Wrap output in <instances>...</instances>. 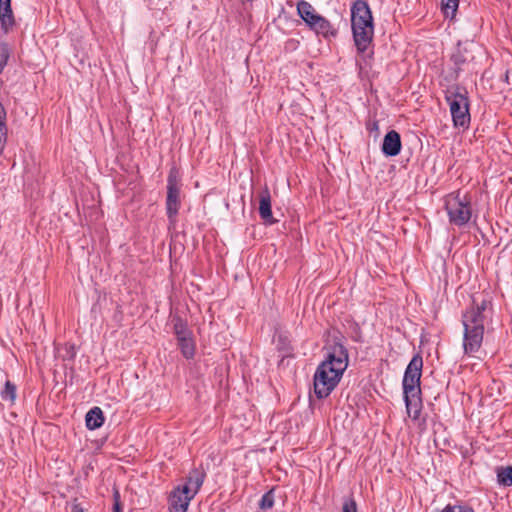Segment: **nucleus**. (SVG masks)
<instances>
[{"instance_id": "obj_11", "label": "nucleus", "mask_w": 512, "mask_h": 512, "mask_svg": "<svg viewBox=\"0 0 512 512\" xmlns=\"http://www.w3.org/2000/svg\"><path fill=\"white\" fill-rule=\"evenodd\" d=\"M473 56L470 55V50L467 47L462 48L458 44L456 51L451 55V61L453 63V73L450 77L454 80L458 78L459 72L464 69V65L471 61Z\"/></svg>"}, {"instance_id": "obj_12", "label": "nucleus", "mask_w": 512, "mask_h": 512, "mask_svg": "<svg viewBox=\"0 0 512 512\" xmlns=\"http://www.w3.org/2000/svg\"><path fill=\"white\" fill-rule=\"evenodd\" d=\"M401 147L400 134L395 130L387 132L382 143V153L387 157H394L400 153Z\"/></svg>"}, {"instance_id": "obj_8", "label": "nucleus", "mask_w": 512, "mask_h": 512, "mask_svg": "<svg viewBox=\"0 0 512 512\" xmlns=\"http://www.w3.org/2000/svg\"><path fill=\"white\" fill-rule=\"evenodd\" d=\"M351 29L358 55H360L364 61L367 59H372L374 55V25H355L351 26Z\"/></svg>"}, {"instance_id": "obj_21", "label": "nucleus", "mask_w": 512, "mask_h": 512, "mask_svg": "<svg viewBox=\"0 0 512 512\" xmlns=\"http://www.w3.org/2000/svg\"><path fill=\"white\" fill-rule=\"evenodd\" d=\"M6 111L3 105L0 103V154L4 149V144L7 136V127H6Z\"/></svg>"}, {"instance_id": "obj_15", "label": "nucleus", "mask_w": 512, "mask_h": 512, "mask_svg": "<svg viewBox=\"0 0 512 512\" xmlns=\"http://www.w3.org/2000/svg\"><path fill=\"white\" fill-rule=\"evenodd\" d=\"M205 476V471L202 468H194L189 472L187 481L182 486L187 487L189 489L190 495L195 496L201 488Z\"/></svg>"}, {"instance_id": "obj_1", "label": "nucleus", "mask_w": 512, "mask_h": 512, "mask_svg": "<svg viewBox=\"0 0 512 512\" xmlns=\"http://www.w3.org/2000/svg\"><path fill=\"white\" fill-rule=\"evenodd\" d=\"M326 349L325 360L318 365L313 377L314 393L318 399L327 398L337 387L349 361L348 351L342 343L335 341Z\"/></svg>"}, {"instance_id": "obj_22", "label": "nucleus", "mask_w": 512, "mask_h": 512, "mask_svg": "<svg viewBox=\"0 0 512 512\" xmlns=\"http://www.w3.org/2000/svg\"><path fill=\"white\" fill-rule=\"evenodd\" d=\"M498 482L504 486L512 485V467H501L497 473Z\"/></svg>"}, {"instance_id": "obj_20", "label": "nucleus", "mask_w": 512, "mask_h": 512, "mask_svg": "<svg viewBox=\"0 0 512 512\" xmlns=\"http://www.w3.org/2000/svg\"><path fill=\"white\" fill-rule=\"evenodd\" d=\"M459 6V0H441V9L446 17L454 18Z\"/></svg>"}, {"instance_id": "obj_18", "label": "nucleus", "mask_w": 512, "mask_h": 512, "mask_svg": "<svg viewBox=\"0 0 512 512\" xmlns=\"http://www.w3.org/2000/svg\"><path fill=\"white\" fill-rule=\"evenodd\" d=\"M177 341H178V346L181 350L182 355L186 359L193 358L195 355V342L193 339V335L186 337V338H181Z\"/></svg>"}, {"instance_id": "obj_17", "label": "nucleus", "mask_w": 512, "mask_h": 512, "mask_svg": "<svg viewBox=\"0 0 512 512\" xmlns=\"http://www.w3.org/2000/svg\"><path fill=\"white\" fill-rule=\"evenodd\" d=\"M173 330L177 340L192 336V331L188 328L187 322L180 316H173L172 318Z\"/></svg>"}, {"instance_id": "obj_9", "label": "nucleus", "mask_w": 512, "mask_h": 512, "mask_svg": "<svg viewBox=\"0 0 512 512\" xmlns=\"http://www.w3.org/2000/svg\"><path fill=\"white\" fill-rule=\"evenodd\" d=\"M374 25L373 16L366 0H356L351 6V26Z\"/></svg>"}, {"instance_id": "obj_10", "label": "nucleus", "mask_w": 512, "mask_h": 512, "mask_svg": "<svg viewBox=\"0 0 512 512\" xmlns=\"http://www.w3.org/2000/svg\"><path fill=\"white\" fill-rule=\"evenodd\" d=\"M194 495H190L189 489L181 485L175 487L169 497L170 512H186Z\"/></svg>"}, {"instance_id": "obj_4", "label": "nucleus", "mask_w": 512, "mask_h": 512, "mask_svg": "<svg viewBox=\"0 0 512 512\" xmlns=\"http://www.w3.org/2000/svg\"><path fill=\"white\" fill-rule=\"evenodd\" d=\"M465 88L459 85L450 86L445 91V100L449 105L453 126L468 129L471 121L470 102Z\"/></svg>"}, {"instance_id": "obj_24", "label": "nucleus", "mask_w": 512, "mask_h": 512, "mask_svg": "<svg viewBox=\"0 0 512 512\" xmlns=\"http://www.w3.org/2000/svg\"><path fill=\"white\" fill-rule=\"evenodd\" d=\"M342 512H358L357 504L353 497H349L344 500Z\"/></svg>"}, {"instance_id": "obj_5", "label": "nucleus", "mask_w": 512, "mask_h": 512, "mask_svg": "<svg viewBox=\"0 0 512 512\" xmlns=\"http://www.w3.org/2000/svg\"><path fill=\"white\" fill-rule=\"evenodd\" d=\"M297 14L303 20L306 26L317 36H322L325 39L337 36V29L327 18L319 14L313 5L308 1H298Z\"/></svg>"}, {"instance_id": "obj_2", "label": "nucleus", "mask_w": 512, "mask_h": 512, "mask_svg": "<svg viewBox=\"0 0 512 512\" xmlns=\"http://www.w3.org/2000/svg\"><path fill=\"white\" fill-rule=\"evenodd\" d=\"M489 305L490 302L486 299H482L480 302L473 299L471 306L462 315L463 349L467 355H474L481 348L487 319L486 311Z\"/></svg>"}, {"instance_id": "obj_19", "label": "nucleus", "mask_w": 512, "mask_h": 512, "mask_svg": "<svg viewBox=\"0 0 512 512\" xmlns=\"http://www.w3.org/2000/svg\"><path fill=\"white\" fill-rule=\"evenodd\" d=\"M16 392L17 388L15 384H13L11 381L7 380L5 382L4 388L0 392V396L2 400L9 401L10 403H14L16 400Z\"/></svg>"}, {"instance_id": "obj_16", "label": "nucleus", "mask_w": 512, "mask_h": 512, "mask_svg": "<svg viewBox=\"0 0 512 512\" xmlns=\"http://www.w3.org/2000/svg\"><path fill=\"white\" fill-rule=\"evenodd\" d=\"M104 420L103 411L100 407L91 408L85 416L86 427L89 430L100 428L103 425Z\"/></svg>"}, {"instance_id": "obj_7", "label": "nucleus", "mask_w": 512, "mask_h": 512, "mask_svg": "<svg viewBox=\"0 0 512 512\" xmlns=\"http://www.w3.org/2000/svg\"><path fill=\"white\" fill-rule=\"evenodd\" d=\"M181 179L176 167H172L167 177L166 214L170 224H175L181 207Z\"/></svg>"}, {"instance_id": "obj_6", "label": "nucleus", "mask_w": 512, "mask_h": 512, "mask_svg": "<svg viewBox=\"0 0 512 512\" xmlns=\"http://www.w3.org/2000/svg\"><path fill=\"white\" fill-rule=\"evenodd\" d=\"M444 208L452 225L462 227L471 219V197L468 194L462 196L460 191L448 194L445 197Z\"/></svg>"}, {"instance_id": "obj_14", "label": "nucleus", "mask_w": 512, "mask_h": 512, "mask_svg": "<svg viewBox=\"0 0 512 512\" xmlns=\"http://www.w3.org/2000/svg\"><path fill=\"white\" fill-rule=\"evenodd\" d=\"M0 24L4 33H8L15 25L11 0H0Z\"/></svg>"}, {"instance_id": "obj_23", "label": "nucleus", "mask_w": 512, "mask_h": 512, "mask_svg": "<svg viewBox=\"0 0 512 512\" xmlns=\"http://www.w3.org/2000/svg\"><path fill=\"white\" fill-rule=\"evenodd\" d=\"M274 506V494L272 490L266 492L259 501V507L262 510L271 509Z\"/></svg>"}, {"instance_id": "obj_3", "label": "nucleus", "mask_w": 512, "mask_h": 512, "mask_svg": "<svg viewBox=\"0 0 512 512\" xmlns=\"http://www.w3.org/2000/svg\"><path fill=\"white\" fill-rule=\"evenodd\" d=\"M422 368L423 359L422 356L417 353L407 365L402 381L406 410L413 420L419 418L422 408L420 388Z\"/></svg>"}, {"instance_id": "obj_25", "label": "nucleus", "mask_w": 512, "mask_h": 512, "mask_svg": "<svg viewBox=\"0 0 512 512\" xmlns=\"http://www.w3.org/2000/svg\"><path fill=\"white\" fill-rule=\"evenodd\" d=\"M113 499H114L113 512H122L121 502H120V494H119L118 490L114 491Z\"/></svg>"}, {"instance_id": "obj_26", "label": "nucleus", "mask_w": 512, "mask_h": 512, "mask_svg": "<svg viewBox=\"0 0 512 512\" xmlns=\"http://www.w3.org/2000/svg\"><path fill=\"white\" fill-rule=\"evenodd\" d=\"M71 512H84V511L78 505H74Z\"/></svg>"}, {"instance_id": "obj_13", "label": "nucleus", "mask_w": 512, "mask_h": 512, "mask_svg": "<svg viewBox=\"0 0 512 512\" xmlns=\"http://www.w3.org/2000/svg\"><path fill=\"white\" fill-rule=\"evenodd\" d=\"M259 215L266 224L271 225L276 222L272 214L271 194L267 187L259 194Z\"/></svg>"}]
</instances>
